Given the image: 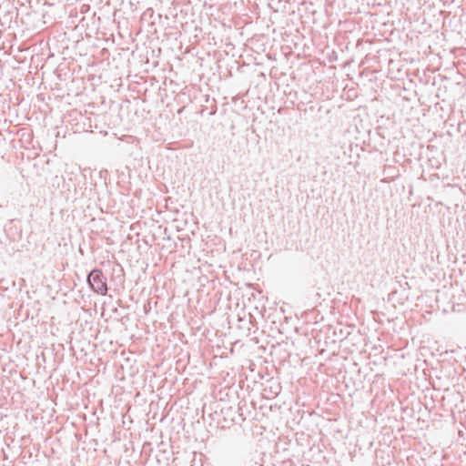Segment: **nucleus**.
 Wrapping results in <instances>:
<instances>
[{
	"instance_id": "f257e3e1",
	"label": "nucleus",
	"mask_w": 466,
	"mask_h": 466,
	"mask_svg": "<svg viewBox=\"0 0 466 466\" xmlns=\"http://www.w3.org/2000/svg\"><path fill=\"white\" fill-rule=\"evenodd\" d=\"M87 282L95 292L101 295L106 294V279L101 269H93L87 276Z\"/></svg>"
}]
</instances>
